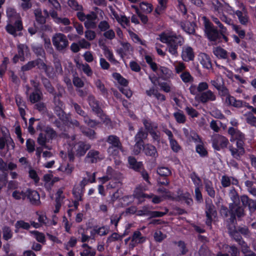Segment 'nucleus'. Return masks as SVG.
Wrapping results in <instances>:
<instances>
[{"instance_id": "nucleus-1", "label": "nucleus", "mask_w": 256, "mask_h": 256, "mask_svg": "<svg viewBox=\"0 0 256 256\" xmlns=\"http://www.w3.org/2000/svg\"><path fill=\"white\" fill-rule=\"evenodd\" d=\"M203 18L204 19V32L207 38L213 42H220L221 39V34H220L218 30L214 28L213 24L209 20H207L205 16Z\"/></svg>"}, {"instance_id": "nucleus-2", "label": "nucleus", "mask_w": 256, "mask_h": 256, "mask_svg": "<svg viewBox=\"0 0 256 256\" xmlns=\"http://www.w3.org/2000/svg\"><path fill=\"white\" fill-rule=\"evenodd\" d=\"M52 42L56 50L59 52L65 50L68 46L66 36L61 33L56 34L52 36Z\"/></svg>"}, {"instance_id": "nucleus-3", "label": "nucleus", "mask_w": 256, "mask_h": 256, "mask_svg": "<svg viewBox=\"0 0 256 256\" xmlns=\"http://www.w3.org/2000/svg\"><path fill=\"white\" fill-rule=\"evenodd\" d=\"M212 146L214 150H220L227 147L228 140L226 137L220 134H214L212 138Z\"/></svg>"}, {"instance_id": "nucleus-4", "label": "nucleus", "mask_w": 256, "mask_h": 256, "mask_svg": "<svg viewBox=\"0 0 256 256\" xmlns=\"http://www.w3.org/2000/svg\"><path fill=\"white\" fill-rule=\"evenodd\" d=\"M184 42L183 38L180 36H176L174 39L168 44V52L174 56H178V46H182Z\"/></svg>"}, {"instance_id": "nucleus-5", "label": "nucleus", "mask_w": 256, "mask_h": 256, "mask_svg": "<svg viewBox=\"0 0 256 256\" xmlns=\"http://www.w3.org/2000/svg\"><path fill=\"white\" fill-rule=\"evenodd\" d=\"M89 104L92 108V110L97 114L100 118L103 119L104 116L103 110L100 106L99 102L95 99L94 96L88 98Z\"/></svg>"}, {"instance_id": "nucleus-6", "label": "nucleus", "mask_w": 256, "mask_h": 256, "mask_svg": "<svg viewBox=\"0 0 256 256\" xmlns=\"http://www.w3.org/2000/svg\"><path fill=\"white\" fill-rule=\"evenodd\" d=\"M206 224L207 226H211L212 216H216L217 214L215 206L212 202L206 204Z\"/></svg>"}, {"instance_id": "nucleus-7", "label": "nucleus", "mask_w": 256, "mask_h": 256, "mask_svg": "<svg viewBox=\"0 0 256 256\" xmlns=\"http://www.w3.org/2000/svg\"><path fill=\"white\" fill-rule=\"evenodd\" d=\"M90 148L91 145L90 144L80 141L75 146L76 156L78 157L84 156Z\"/></svg>"}, {"instance_id": "nucleus-8", "label": "nucleus", "mask_w": 256, "mask_h": 256, "mask_svg": "<svg viewBox=\"0 0 256 256\" xmlns=\"http://www.w3.org/2000/svg\"><path fill=\"white\" fill-rule=\"evenodd\" d=\"M28 199L32 205L38 206L40 204V196L37 191L28 188Z\"/></svg>"}, {"instance_id": "nucleus-9", "label": "nucleus", "mask_w": 256, "mask_h": 256, "mask_svg": "<svg viewBox=\"0 0 256 256\" xmlns=\"http://www.w3.org/2000/svg\"><path fill=\"white\" fill-rule=\"evenodd\" d=\"M230 214H232L238 218L243 217L244 216V208L240 204L233 206L229 204Z\"/></svg>"}, {"instance_id": "nucleus-10", "label": "nucleus", "mask_w": 256, "mask_h": 256, "mask_svg": "<svg viewBox=\"0 0 256 256\" xmlns=\"http://www.w3.org/2000/svg\"><path fill=\"white\" fill-rule=\"evenodd\" d=\"M128 162L130 164V168L136 172H140L143 169L144 166L142 162H137L134 156H128Z\"/></svg>"}, {"instance_id": "nucleus-11", "label": "nucleus", "mask_w": 256, "mask_h": 256, "mask_svg": "<svg viewBox=\"0 0 256 256\" xmlns=\"http://www.w3.org/2000/svg\"><path fill=\"white\" fill-rule=\"evenodd\" d=\"M216 99V96L210 90L202 92L200 96V100L203 104H205L208 101H214Z\"/></svg>"}, {"instance_id": "nucleus-12", "label": "nucleus", "mask_w": 256, "mask_h": 256, "mask_svg": "<svg viewBox=\"0 0 256 256\" xmlns=\"http://www.w3.org/2000/svg\"><path fill=\"white\" fill-rule=\"evenodd\" d=\"M86 158L90 159V162L92 164L96 163L98 160L102 159L100 156V152L94 150H90L88 153Z\"/></svg>"}, {"instance_id": "nucleus-13", "label": "nucleus", "mask_w": 256, "mask_h": 256, "mask_svg": "<svg viewBox=\"0 0 256 256\" xmlns=\"http://www.w3.org/2000/svg\"><path fill=\"white\" fill-rule=\"evenodd\" d=\"M144 152L148 156H150L154 158L158 156V154L156 147L151 144H145L144 147Z\"/></svg>"}, {"instance_id": "nucleus-14", "label": "nucleus", "mask_w": 256, "mask_h": 256, "mask_svg": "<svg viewBox=\"0 0 256 256\" xmlns=\"http://www.w3.org/2000/svg\"><path fill=\"white\" fill-rule=\"evenodd\" d=\"M194 56L193 50L190 46L186 48L182 52V60L185 62H189L193 60Z\"/></svg>"}, {"instance_id": "nucleus-15", "label": "nucleus", "mask_w": 256, "mask_h": 256, "mask_svg": "<svg viewBox=\"0 0 256 256\" xmlns=\"http://www.w3.org/2000/svg\"><path fill=\"white\" fill-rule=\"evenodd\" d=\"M35 66H37L38 68L40 70H43L47 76H50V73L48 70L50 66H48L40 58H38L34 60Z\"/></svg>"}, {"instance_id": "nucleus-16", "label": "nucleus", "mask_w": 256, "mask_h": 256, "mask_svg": "<svg viewBox=\"0 0 256 256\" xmlns=\"http://www.w3.org/2000/svg\"><path fill=\"white\" fill-rule=\"evenodd\" d=\"M40 78L44 87L45 88L47 92H48L50 94H54V88L51 84V82L50 81V80L43 75H40Z\"/></svg>"}, {"instance_id": "nucleus-17", "label": "nucleus", "mask_w": 256, "mask_h": 256, "mask_svg": "<svg viewBox=\"0 0 256 256\" xmlns=\"http://www.w3.org/2000/svg\"><path fill=\"white\" fill-rule=\"evenodd\" d=\"M226 102L229 106L236 108H240L242 106V102L240 100H236L234 96L228 95L226 98Z\"/></svg>"}, {"instance_id": "nucleus-18", "label": "nucleus", "mask_w": 256, "mask_h": 256, "mask_svg": "<svg viewBox=\"0 0 256 256\" xmlns=\"http://www.w3.org/2000/svg\"><path fill=\"white\" fill-rule=\"evenodd\" d=\"M106 142L111 144L110 146L122 148L119 138L116 136L110 135L108 136L106 140Z\"/></svg>"}, {"instance_id": "nucleus-19", "label": "nucleus", "mask_w": 256, "mask_h": 256, "mask_svg": "<svg viewBox=\"0 0 256 256\" xmlns=\"http://www.w3.org/2000/svg\"><path fill=\"white\" fill-rule=\"evenodd\" d=\"M214 54L218 58L226 59L228 58V52L226 50L220 46H218L214 49Z\"/></svg>"}, {"instance_id": "nucleus-20", "label": "nucleus", "mask_w": 256, "mask_h": 256, "mask_svg": "<svg viewBox=\"0 0 256 256\" xmlns=\"http://www.w3.org/2000/svg\"><path fill=\"white\" fill-rule=\"evenodd\" d=\"M200 58H201L200 62L204 68L207 69H210L212 68V64L211 62L210 58L208 54H203L200 56Z\"/></svg>"}, {"instance_id": "nucleus-21", "label": "nucleus", "mask_w": 256, "mask_h": 256, "mask_svg": "<svg viewBox=\"0 0 256 256\" xmlns=\"http://www.w3.org/2000/svg\"><path fill=\"white\" fill-rule=\"evenodd\" d=\"M148 136V132L144 130L142 128H141L134 136V141L144 142V140L147 138Z\"/></svg>"}, {"instance_id": "nucleus-22", "label": "nucleus", "mask_w": 256, "mask_h": 256, "mask_svg": "<svg viewBox=\"0 0 256 256\" xmlns=\"http://www.w3.org/2000/svg\"><path fill=\"white\" fill-rule=\"evenodd\" d=\"M34 14L36 18V20L38 23L41 24H44L46 22V18H47L42 14L41 9H36L34 10Z\"/></svg>"}, {"instance_id": "nucleus-23", "label": "nucleus", "mask_w": 256, "mask_h": 256, "mask_svg": "<svg viewBox=\"0 0 256 256\" xmlns=\"http://www.w3.org/2000/svg\"><path fill=\"white\" fill-rule=\"evenodd\" d=\"M82 134L88 137L90 140L96 138V132L95 131L90 128H86L82 126V128L80 129Z\"/></svg>"}, {"instance_id": "nucleus-24", "label": "nucleus", "mask_w": 256, "mask_h": 256, "mask_svg": "<svg viewBox=\"0 0 256 256\" xmlns=\"http://www.w3.org/2000/svg\"><path fill=\"white\" fill-rule=\"evenodd\" d=\"M230 194L232 202L230 203L229 204H232L233 206L240 204V198L237 192L234 188L230 190Z\"/></svg>"}, {"instance_id": "nucleus-25", "label": "nucleus", "mask_w": 256, "mask_h": 256, "mask_svg": "<svg viewBox=\"0 0 256 256\" xmlns=\"http://www.w3.org/2000/svg\"><path fill=\"white\" fill-rule=\"evenodd\" d=\"M196 24L194 22H188L182 24L181 26L182 29L189 34H194L195 32L194 26Z\"/></svg>"}, {"instance_id": "nucleus-26", "label": "nucleus", "mask_w": 256, "mask_h": 256, "mask_svg": "<svg viewBox=\"0 0 256 256\" xmlns=\"http://www.w3.org/2000/svg\"><path fill=\"white\" fill-rule=\"evenodd\" d=\"M18 54H17L18 56H20L21 61L24 60V52H26L29 50L28 46L24 44H20L18 46Z\"/></svg>"}, {"instance_id": "nucleus-27", "label": "nucleus", "mask_w": 256, "mask_h": 256, "mask_svg": "<svg viewBox=\"0 0 256 256\" xmlns=\"http://www.w3.org/2000/svg\"><path fill=\"white\" fill-rule=\"evenodd\" d=\"M223 248L226 250H228V252L230 253L231 256H240V251L234 245L224 244L223 245Z\"/></svg>"}, {"instance_id": "nucleus-28", "label": "nucleus", "mask_w": 256, "mask_h": 256, "mask_svg": "<svg viewBox=\"0 0 256 256\" xmlns=\"http://www.w3.org/2000/svg\"><path fill=\"white\" fill-rule=\"evenodd\" d=\"M42 98V94L41 92H32L30 96V100L32 103L38 102Z\"/></svg>"}, {"instance_id": "nucleus-29", "label": "nucleus", "mask_w": 256, "mask_h": 256, "mask_svg": "<svg viewBox=\"0 0 256 256\" xmlns=\"http://www.w3.org/2000/svg\"><path fill=\"white\" fill-rule=\"evenodd\" d=\"M156 172L160 177L163 178H168L172 174L168 168L164 166L158 168Z\"/></svg>"}, {"instance_id": "nucleus-30", "label": "nucleus", "mask_w": 256, "mask_h": 256, "mask_svg": "<svg viewBox=\"0 0 256 256\" xmlns=\"http://www.w3.org/2000/svg\"><path fill=\"white\" fill-rule=\"evenodd\" d=\"M246 116V122L252 126L256 127V117L254 116L253 114L251 112H248V114H244Z\"/></svg>"}, {"instance_id": "nucleus-31", "label": "nucleus", "mask_w": 256, "mask_h": 256, "mask_svg": "<svg viewBox=\"0 0 256 256\" xmlns=\"http://www.w3.org/2000/svg\"><path fill=\"white\" fill-rule=\"evenodd\" d=\"M76 65L80 68H82L83 72L88 76H90L92 74V72L88 64H82L77 62Z\"/></svg>"}, {"instance_id": "nucleus-32", "label": "nucleus", "mask_w": 256, "mask_h": 256, "mask_svg": "<svg viewBox=\"0 0 256 256\" xmlns=\"http://www.w3.org/2000/svg\"><path fill=\"white\" fill-rule=\"evenodd\" d=\"M84 121L86 124L90 128H94L100 124L99 122L90 119L88 114L84 118Z\"/></svg>"}, {"instance_id": "nucleus-33", "label": "nucleus", "mask_w": 256, "mask_h": 256, "mask_svg": "<svg viewBox=\"0 0 256 256\" xmlns=\"http://www.w3.org/2000/svg\"><path fill=\"white\" fill-rule=\"evenodd\" d=\"M72 106H73L76 112L80 116L84 118L86 116V112L83 110L81 108V106L76 102H74L72 101L71 102Z\"/></svg>"}, {"instance_id": "nucleus-34", "label": "nucleus", "mask_w": 256, "mask_h": 256, "mask_svg": "<svg viewBox=\"0 0 256 256\" xmlns=\"http://www.w3.org/2000/svg\"><path fill=\"white\" fill-rule=\"evenodd\" d=\"M112 75L114 78L118 80V82L120 84L124 86H126L128 85V80L122 77L120 74L115 72Z\"/></svg>"}, {"instance_id": "nucleus-35", "label": "nucleus", "mask_w": 256, "mask_h": 256, "mask_svg": "<svg viewBox=\"0 0 256 256\" xmlns=\"http://www.w3.org/2000/svg\"><path fill=\"white\" fill-rule=\"evenodd\" d=\"M134 142L136 143L134 146L133 152L134 154L138 155L140 152L142 148L144 149V146L145 144H144V142L138 141Z\"/></svg>"}, {"instance_id": "nucleus-36", "label": "nucleus", "mask_w": 256, "mask_h": 256, "mask_svg": "<svg viewBox=\"0 0 256 256\" xmlns=\"http://www.w3.org/2000/svg\"><path fill=\"white\" fill-rule=\"evenodd\" d=\"M204 186L208 194L212 198L215 196V191L212 186V184L210 182H206L204 183Z\"/></svg>"}, {"instance_id": "nucleus-37", "label": "nucleus", "mask_w": 256, "mask_h": 256, "mask_svg": "<svg viewBox=\"0 0 256 256\" xmlns=\"http://www.w3.org/2000/svg\"><path fill=\"white\" fill-rule=\"evenodd\" d=\"M160 75L164 80H166L170 76V70L166 67L161 66L160 68Z\"/></svg>"}, {"instance_id": "nucleus-38", "label": "nucleus", "mask_w": 256, "mask_h": 256, "mask_svg": "<svg viewBox=\"0 0 256 256\" xmlns=\"http://www.w3.org/2000/svg\"><path fill=\"white\" fill-rule=\"evenodd\" d=\"M140 8L143 12L146 14L150 13L152 10V6L144 2L140 4Z\"/></svg>"}, {"instance_id": "nucleus-39", "label": "nucleus", "mask_w": 256, "mask_h": 256, "mask_svg": "<svg viewBox=\"0 0 256 256\" xmlns=\"http://www.w3.org/2000/svg\"><path fill=\"white\" fill-rule=\"evenodd\" d=\"M32 50L37 56H42L45 58L46 52L42 46H32Z\"/></svg>"}, {"instance_id": "nucleus-40", "label": "nucleus", "mask_w": 256, "mask_h": 256, "mask_svg": "<svg viewBox=\"0 0 256 256\" xmlns=\"http://www.w3.org/2000/svg\"><path fill=\"white\" fill-rule=\"evenodd\" d=\"M177 36H168L164 33H162L160 35V40L164 43H166L168 44L170 42H172L173 39Z\"/></svg>"}, {"instance_id": "nucleus-41", "label": "nucleus", "mask_w": 256, "mask_h": 256, "mask_svg": "<svg viewBox=\"0 0 256 256\" xmlns=\"http://www.w3.org/2000/svg\"><path fill=\"white\" fill-rule=\"evenodd\" d=\"M228 148L232 156L237 160L239 159L244 154L240 153L238 152L240 150L238 148H234L232 146H230Z\"/></svg>"}, {"instance_id": "nucleus-42", "label": "nucleus", "mask_w": 256, "mask_h": 256, "mask_svg": "<svg viewBox=\"0 0 256 256\" xmlns=\"http://www.w3.org/2000/svg\"><path fill=\"white\" fill-rule=\"evenodd\" d=\"M230 235L234 240L238 242V244L240 243L244 244V240H242V236L239 234V232H238L237 230L232 232Z\"/></svg>"}, {"instance_id": "nucleus-43", "label": "nucleus", "mask_w": 256, "mask_h": 256, "mask_svg": "<svg viewBox=\"0 0 256 256\" xmlns=\"http://www.w3.org/2000/svg\"><path fill=\"white\" fill-rule=\"evenodd\" d=\"M44 132L50 139H53L57 136L56 132L51 127L48 126L46 127Z\"/></svg>"}, {"instance_id": "nucleus-44", "label": "nucleus", "mask_w": 256, "mask_h": 256, "mask_svg": "<svg viewBox=\"0 0 256 256\" xmlns=\"http://www.w3.org/2000/svg\"><path fill=\"white\" fill-rule=\"evenodd\" d=\"M68 4L76 10H83L82 6L81 5H79L76 0H69Z\"/></svg>"}, {"instance_id": "nucleus-45", "label": "nucleus", "mask_w": 256, "mask_h": 256, "mask_svg": "<svg viewBox=\"0 0 256 256\" xmlns=\"http://www.w3.org/2000/svg\"><path fill=\"white\" fill-rule=\"evenodd\" d=\"M235 14L238 17L240 22L242 24H246L248 21V17L244 15H243L242 12L240 10H236L235 12Z\"/></svg>"}, {"instance_id": "nucleus-46", "label": "nucleus", "mask_w": 256, "mask_h": 256, "mask_svg": "<svg viewBox=\"0 0 256 256\" xmlns=\"http://www.w3.org/2000/svg\"><path fill=\"white\" fill-rule=\"evenodd\" d=\"M176 122L178 123L184 124L186 122V117L182 112H176L174 114Z\"/></svg>"}, {"instance_id": "nucleus-47", "label": "nucleus", "mask_w": 256, "mask_h": 256, "mask_svg": "<svg viewBox=\"0 0 256 256\" xmlns=\"http://www.w3.org/2000/svg\"><path fill=\"white\" fill-rule=\"evenodd\" d=\"M3 238L8 240L10 239L12 236V232L10 228L8 226H4L2 229Z\"/></svg>"}, {"instance_id": "nucleus-48", "label": "nucleus", "mask_w": 256, "mask_h": 256, "mask_svg": "<svg viewBox=\"0 0 256 256\" xmlns=\"http://www.w3.org/2000/svg\"><path fill=\"white\" fill-rule=\"evenodd\" d=\"M168 208H166V211L164 212L150 211V212H149V216H150V218L162 217L166 215L168 213Z\"/></svg>"}, {"instance_id": "nucleus-49", "label": "nucleus", "mask_w": 256, "mask_h": 256, "mask_svg": "<svg viewBox=\"0 0 256 256\" xmlns=\"http://www.w3.org/2000/svg\"><path fill=\"white\" fill-rule=\"evenodd\" d=\"M180 78L184 82L186 83L192 82L194 80L193 78L191 76L190 72H184L180 74Z\"/></svg>"}, {"instance_id": "nucleus-50", "label": "nucleus", "mask_w": 256, "mask_h": 256, "mask_svg": "<svg viewBox=\"0 0 256 256\" xmlns=\"http://www.w3.org/2000/svg\"><path fill=\"white\" fill-rule=\"evenodd\" d=\"M176 243L178 244V246L179 248V250L181 254L184 255L188 252V250L186 248V244L183 241L180 240Z\"/></svg>"}, {"instance_id": "nucleus-51", "label": "nucleus", "mask_w": 256, "mask_h": 256, "mask_svg": "<svg viewBox=\"0 0 256 256\" xmlns=\"http://www.w3.org/2000/svg\"><path fill=\"white\" fill-rule=\"evenodd\" d=\"M236 230L240 233L242 234L245 236H250V232L246 226H238Z\"/></svg>"}, {"instance_id": "nucleus-52", "label": "nucleus", "mask_w": 256, "mask_h": 256, "mask_svg": "<svg viewBox=\"0 0 256 256\" xmlns=\"http://www.w3.org/2000/svg\"><path fill=\"white\" fill-rule=\"evenodd\" d=\"M32 234L35 236L36 240L40 242L43 243L45 241V237L42 233L38 231L34 230L30 232Z\"/></svg>"}, {"instance_id": "nucleus-53", "label": "nucleus", "mask_w": 256, "mask_h": 256, "mask_svg": "<svg viewBox=\"0 0 256 256\" xmlns=\"http://www.w3.org/2000/svg\"><path fill=\"white\" fill-rule=\"evenodd\" d=\"M35 67L34 60L28 62L27 64L24 65L21 68V70L22 72L28 71Z\"/></svg>"}, {"instance_id": "nucleus-54", "label": "nucleus", "mask_w": 256, "mask_h": 256, "mask_svg": "<svg viewBox=\"0 0 256 256\" xmlns=\"http://www.w3.org/2000/svg\"><path fill=\"white\" fill-rule=\"evenodd\" d=\"M71 118L70 114H66L64 112L59 118L61 120L64 124L66 126H68V122Z\"/></svg>"}, {"instance_id": "nucleus-55", "label": "nucleus", "mask_w": 256, "mask_h": 256, "mask_svg": "<svg viewBox=\"0 0 256 256\" xmlns=\"http://www.w3.org/2000/svg\"><path fill=\"white\" fill-rule=\"evenodd\" d=\"M27 150L28 152H32L34 150V142L32 139H28L26 142Z\"/></svg>"}, {"instance_id": "nucleus-56", "label": "nucleus", "mask_w": 256, "mask_h": 256, "mask_svg": "<svg viewBox=\"0 0 256 256\" xmlns=\"http://www.w3.org/2000/svg\"><path fill=\"white\" fill-rule=\"evenodd\" d=\"M96 85L102 94H108L107 90L105 88L104 84L102 83L100 80H98L96 82Z\"/></svg>"}, {"instance_id": "nucleus-57", "label": "nucleus", "mask_w": 256, "mask_h": 256, "mask_svg": "<svg viewBox=\"0 0 256 256\" xmlns=\"http://www.w3.org/2000/svg\"><path fill=\"white\" fill-rule=\"evenodd\" d=\"M185 110L186 113L192 118L197 117L198 116V112L192 107L187 106Z\"/></svg>"}, {"instance_id": "nucleus-58", "label": "nucleus", "mask_w": 256, "mask_h": 256, "mask_svg": "<svg viewBox=\"0 0 256 256\" xmlns=\"http://www.w3.org/2000/svg\"><path fill=\"white\" fill-rule=\"evenodd\" d=\"M196 151L202 156H206L208 155V152L203 146L199 144L196 148Z\"/></svg>"}, {"instance_id": "nucleus-59", "label": "nucleus", "mask_w": 256, "mask_h": 256, "mask_svg": "<svg viewBox=\"0 0 256 256\" xmlns=\"http://www.w3.org/2000/svg\"><path fill=\"white\" fill-rule=\"evenodd\" d=\"M122 150V148L114 147V146H110L108 148V152L110 155L116 156L118 153V150Z\"/></svg>"}, {"instance_id": "nucleus-60", "label": "nucleus", "mask_w": 256, "mask_h": 256, "mask_svg": "<svg viewBox=\"0 0 256 256\" xmlns=\"http://www.w3.org/2000/svg\"><path fill=\"white\" fill-rule=\"evenodd\" d=\"M6 30L10 34L14 36V37L17 36V34L16 33V28L11 24H8L6 27Z\"/></svg>"}, {"instance_id": "nucleus-61", "label": "nucleus", "mask_w": 256, "mask_h": 256, "mask_svg": "<svg viewBox=\"0 0 256 256\" xmlns=\"http://www.w3.org/2000/svg\"><path fill=\"white\" fill-rule=\"evenodd\" d=\"M16 226L17 228H22L24 230H28L30 228V225L28 223L26 222L24 220H18L16 222Z\"/></svg>"}, {"instance_id": "nucleus-62", "label": "nucleus", "mask_w": 256, "mask_h": 256, "mask_svg": "<svg viewBox=\"0 0 256 256\" xmlns=\"http://www.w3.org/2000/svg\"><path fill=\"white\" fill-rule=\"evenodd\" d=\"M54 66L56 68V72L62 74V67L60 60L58 58H55L54 60Z\"/></svg>"}, {"instance_id": "nucleus-63", "label": "nucleus", "mask_w": 256, "mask_h": 256, "mask_svg": "<svg viewBox=\"0 0 256 256\" xmlns=\"http://www.w3.org/2000/svg\"><path fill=\"white\" fill-rule=\"evenodd\" d=\"M46 136L42 133H40L37 140V142L38 144L42 146H44L46 148H47L46 146Z\"/></svg>"}, {"instance_id": "nucleus-64", "label": "nucleus", "mask_w": 256, "mask_h": 256, "mask_svg": "<svg viewBox=\"0 0 256 256\" xmlns=\"http://www.w3.org/2000/svg\"><path fill=\"white\" fill-rule=\"evenodd\" d=\"M240 246H241V251L244 254L250 253L252 252V251L250 248L249 246H248L246 243L244 241L243 243H240Z\"/></svg>"}]
</instances>
